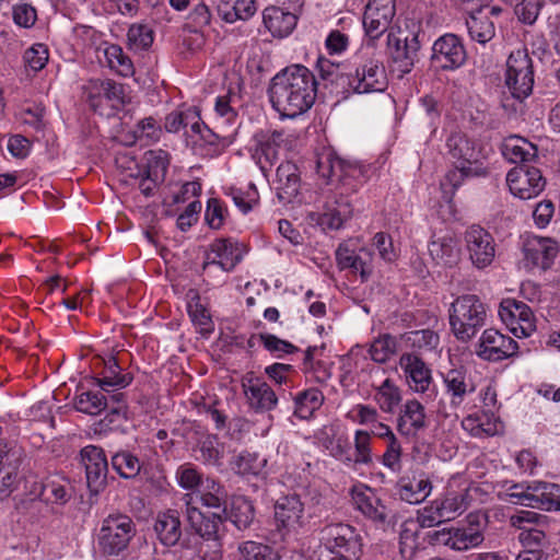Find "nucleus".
I'll return each instance as SVG.
<instances>
[{
  "label": "nucleus",
  "mask_w": 560,
  "mask_h": 560,
  "mask_svg": "<svg viewBox=\"0 0 560 560\" xmlns=\"http://www.w3.org/2000/svg\"><path fill=\"white\" fill-rule=\"evenodd\" d=\"M277 190L278 198L284 202H291L299 194L301 186L300 172L298 166L287 161L277 168Z\"/></svg>",
  "instance_id": "nucleus-32"
},
{
  "label": "nucleus",
  "mask_w": 560,
  "mask_h": 560,
  "mask_svg": "<svg viewBox=\"0 0 560 560\" xmlns=\"http://www.w3.org/2000/svg\"><path fill=\"white\" fill-rule=\"evenodd\" d=\"M374 400L380 409L386 413H394L401 401L398 386L390 378L384 380L378 386H374Z\"/></svg>",
  "instance_id": "nucleus-41"
},
{
  "label": "nucleus",
  "mask_w": 560,
  "mask_h": 560,
  "mask_svg": "<svg viewBox=\"0 0 560 560\" xmlns=\"http://www.w3.org/2000/svg\"><path fill=\"white\" fill-rule=\"evenodd\" d=\"M545 4V0H518L513 5L515 7V14L520 22L527 25H533Z\"/></svg>",
  "instance_id": "nucleus-58"
},
{
  "label": "nucleus",
  "mask_w": 560,
  "mask_h": 560,
  "mask_svg": "<svg viewBox=\"0 0 560 560\" xmlns=\"http://www.w3.org/2000/svg\"><path fill=\"white\" fill-rule=\"evenodd\" d=\"M224 443L214 434H208L201 438L196 446V452L199 453L197 459L206 465L222 466L224 458Z\"/></svg>",
  "instance_id": "nucleus-39"
},
{
  "label": "nucleus",
  "mask_w": 560,
  "mask_h": 560,
  "mask_svg": "<svg viewBox=\"0 0 560 560\" xmlns=\"http://www.w3.org/2000/svg\"><path fill=\"white\" fill-rule=\"evenodd\" d=\"M532 489L537 492V508L546 511H560V485L535 480Z\"/></svg>",
  "instance_id": "nucleus-43"
},
{
  "label": "nucleus",
  "mask_w": 560,
  "mask_h": 560,
  "mask_svg": "<svg viewBox=\"0 0 560 560\" xmlns=\"http://www.w3.org/2000/svg\"><path fill=\"white\" fill-rule=\"evenodd\" d=\"M217 11L223 21L234 23L237 20L246 21L252 18L257 7L255 0H220Z\"/></svg>",
  "instance_id": "nucleus-38"
},
{
  "label": "nucleus",
  "mask_w": 560,
  "mask_h": 560,
  "mask_svg": "<svg viewBox=\"0 0 560 560\" xmlns=\"http://www.w3.org/2000/svg\"><path fill=\"white\" fill-rule=\"evenodd\" d=\"M42 495L47 501L65 504L71 498V489L66 483L51 479L43 485Z\"/></svg>",
  "instance_id": "nucleus-62"
},
{
  "label": "nucleus",
  "mask_w": 560,
  "mask_h": 560,
  "mask_svg": "<svg viewBox=\"0 0 560 560\" xmlns=\"http://www.w3.org/2000/svg\"><path fill=\"white\" fill-rule=\"evenodd\" d=\"M262 20L266 28L275 37H287L296 26L295 14L283 11L277 7H268L262 12Z\"/></svg>",
  "instance_id": "nucleus-34"
},
{
  "label": "nucleus",
  "mask_w": 560,
  "mask_h": 560,
  "mask_svg": "<svg viewBox=\"0 0 560 560\" xmlns=\"http://www.w3.org/2000/svg\"><path fill=\"white\" fill-rule=\"evenodd\" d=\"M518 345L510 336L493 328L485 329L476 346V354L486 361L499 362L517 354Z\"/></svg>",
  "instance_id": "nucleus-14"
},
{
  "label": "nucleus",
  "mask_w": 560,
  "mask_h": 560,
  "mask_svg": "<svg viewBox=\"0 0 560 560\" xmlns=\"http://www.w3.org/2000/svg\"><path fill=\"white\" fill-rule=\"evenodd\" d=\"M324 401L323 393L317 388H308L294 397V416L300 419H308L320 408Z\"/></svg>",
  "instance_id": "nucleus-42"
},
{
  "label": "nucleus",
  "mask_w": 560,
  "mask_h": 560,
  "mask_svg": "<svg viewBox=\"0 0 560 560\" xmlns=\"http://www.w3.org/2000/svg\"><path fill=\"white\" fill-rule=\"evenodd\" d=\"M506 184L515 197L527 200L537 197L545 189L546 179L539 168L522 164L508 173Z\"/></svg>",
  "instance_id": "nucleus-13"
},
{
  "label": "nucleus",
  "mask_w": 560,
  "mask_h": 560,
  "mask_svg": "<svg viewBox=\"0 0 560 560\" xmlns=\"http://www.w3.org/2000/svg\"><path fill=\"white\" fill-rule=\"evenodd\" d=\"M533 60L527 50L517 49L506 60L505 84L512 96L518 101L528 97L534 88Z\"/></svg>",
  "instance_id": "nucleus-8"
},
{
  "label": "nucleus",
  "mask_w": 560,
  "mask_h": 560,
  "mask_svg": "<svg viewBox=\"0 0 560 560\" xmlns=\"http://www.w3.org/2000/svg\"><path fill=\"white\" fill-rule=\"evenodd\" d=\"M559 253L558 243L549 237L527 236L523 243L524 265L527 269L550 268Z\"/></svg>",
  "instance_id": "nucleus-20"
},
{
  "label": "nucleus",
  "mask_w": 560,
  "mask_h": 560,
  "mask_svg": "<svg viewBox=\"0 0 560 560\" xmlns=\"http://www.w3.org/2000/svg\"><path fill=\"white\" fill-rule=\"evenodd\" d=\"M462 427L471 436H493L499 432L500 422L493 412L482 411L465 417Z\"/></svg>",
  "instance_id": "nucleus-35"
},
{
  "label": "nucleus",
  "mask_w": 560,
  "mask_h": 560,
  "mask_svg": "<svg viewBox=\"0 0 560 560\" xmlns=\"http://www.w3.org/2000/svg\"><path fill=\"white\" fill-rule=\"evenodd\" d=\"M211 22V12L205 3L192 8L186 19L185 27L191 33H199Z\"/></svg>",
  "instance_id": "nucleus-61"
},
{
  "label": "nucleus",
  "mask_w": 560,
  "mask_h": 560,
  "mask_svg": "<svg viewBox=\"0 0 560 560\" xmlns=\"http://www.w3.org/2000/svg\"><path fill=\"white\" fill-rule=\"evenodd\" d=\"M136 534V525L126 514H109L102 522L98 533V546L107 556H119L124 552Z\"/></svg>",
  "instance_id": "nucleus-7"
},
{
  "label": "nucleus",
  "mask_w": 560,
  "mask_h": 560,
  "mask_svg": "<svg viewBox=\"0 0 560 560\" xmlns=\"http://www.w3.org/2000/svg\"><path fill=\"white\" fill-rule=\"evenodd\" d=\"M242 259L243 252L238 243L225 238L215 240L206 253L202 271L210 275L211 268L217 266L223 272H231Z\"/></svg>",
  "instance_id": "nucleus-19"
},
{
  "label": "nucleus",
  "mask_w": 560,
  "mask_h": 560,
  "mask_svg": "<svg viewBox=\"0 0 560 560\" xmlns=\"http://www.w3.org/2000/svg\"><path fill=\"white\" fill-rule=\"evenodd\" d=\"M335 257L339 270H349L352 275H359L361 282L368 281L373 273V252L370 248L357 246L353 241L340 243Z\"/></svg>",
  "instance_id": "nucleus-10"
},
{
  "label": "nucleus",
  "mask_w": 560,
  "mask_h": 560,
  "mask_svg": "<svg viewBox=\"0 0 560 560\" xmlns=\"http://www.w3.org/2000/svg\"><path fill=\"white\" fill-rule=\"evenodd\" d=\"M86 102L94 112L104 114L105 104L117 109L125 104V89L121 83L106 79L90 80L84 86Z\"/></svg>",
  "instance_id": "nucleus-12"
},
{
  "label": "nucleus",
  "mask_w": 560,
  "mask_h": 560,
  "mask_svg": "<svg viewBox=\"0 0 560 560\" xmlns=\"http://www.w3.org/2000/svg\"><path fill=\"white\" fill-rule=\"evenodd\" d=\"M24 457V452L14 442L0 444V469L19 470Z\"/></svg>",
  "instance_id": "nucleus-54"
},
{
  "label": "nucleus",
  "mask_w": 560,
  "mask_h": 560,
  "mask_svg": "<svg viewBox=\"0 0 560 560\" xmlns=\"http://www.w3.org/2000/svg\"><path fill=\"white\" fill-rule=\"evenodd\" d=\"M533 481L528 483H513L506 487L504 492L500 493V498L512 504H522L525 506L537 508V492L532 489Z\"/></svg>",
  "instance_id": "nucleus-45"
},
{
  "label": "nucleus",
  "mask_w": 560,
  "mask_h": 560,
  "mask_svg": "<svg viewBox=\"0 0 560 560\" xmlns=\"http://www.w3.org/2000/svg\"><path fill=\"white\" fill-rule=\"evenodd\" d=\"M112 467L125 479L135 478L141 469L138 457L126 451L112 456Z\"/></svg>",
  "instance_id": "nucleus-52"
},
{
  "label": "nucleus",
  "mask_w": 560,
  "mask_h": 560,
  "mask_svg": "<svg viewBox=\"0 0 560 560\" xmlns=\"http://www.w3.org/2000/svg\"><path fill=\"white\" fill-rule=\"evenodd\" d=\"M113 405L108 412L101 421V430L113 429L115 422L126 419L127 404L125 393H115L109 395V405Z\"/></svg>",
  "instance_id": "nucleus-53"
},
{
  "label": "nucleus",
  "mask_w": 560,
  "mask_h": 560,
  "mask_svg": "<svg viewBox=\"0 0 560 560\" xmlns=\"http://www.w3.org/2000/svg\"><path fill=\"white\" fill-rule=\"evenodd\" d=\"M166 156L163 151L149 152L148 167L139 182V189L145 197L152 196L159 183L163 180L168 165Z\"/></svg>",
  "instance_id": "nucleus-31"
},
{
  "label": "nucleus",
  "mask_w": 560,
  "mask_h": 560,
  "mask_svg": "<svg viewBox=\"0 0 560 560\" xmlns=\"http://www.w3.org/2000/svg\"><path fill=\"white\" fill-rule=\"evenodd\" d=\"M351 498L355 510L377 527L386 528L393 524V511L373 488L365 485L355 486L351 490Z\"/></svg>",
  "instance_id": "nucleus-9"
},
{
  "label": "nucleus",
  "mask_w": 560,
  "mask_h": 560,
  "mask_svg": "<svg viewBox=\"0 0 560 560\" xmlns=\"http://www.w3.org/2000/svg\"><path fill=\"white\" fill-rule=\"evenodd\" d=\"M128 45L133 50H145L153 43V31L145 24H132L127 33Z\"/></svg>",
  "instance_id": "nucleus-55"
},
{
  "label": "nucleus",
  "mask_w": 560,
  "mask_h": 560,
  "mask_svg": "<svg viewBox=\"0 0 560 560\" xmlns=\"http://www.w3.org/2000/svg\"><path fill=\"white\" fill-rule=\"evenodd\" d=\"M387 45L398 71L402 74L409 73L413 68L420 48L418 35L412 34L410 38H401L390 31L387 35Z\"/></svg>",
  "instance_id": "nucleus-25"
},
{
  "label": "nucleus",
  "mask_w": 560,
  "mask_h": 560,
  "mask_svg": "<svg viewBox=\"0 0 560 560\" xmlns=\"http://www.w3.org/2000/svg\"><path fill=\"white\" fill-rule=\"evenodd\" d=\"M108 406L109 394L104 392H83L77 396L74 401V407L78 411L89 415H97Z\"/></svg>",
  "instance_id": "nucleus-47"
},
{
  "label": "nucleus",
  "mask_w": 560,
  "mask_h": 560,
  "mask_svg": "<svg viewBox=\"0 0 560 560\" xmlns=\"http://www.w3.org/2000/svg\"><path fill=\"white\" fill-rule=\"evenodd\" d=\"M241 560H279L278 555L268 546L255 541L240 545Z\"/></svg>",
  "instance_id": "nucleus-56"
},
{
  "label": "nucleus",
  "mask_w": 560,
  "mask_h": 560,
  "mask_svg": "<svg viewBox=\"0 0 560 560\" xmlns=\"http://www.w3.org/2000/svg\"><path fill=\"white\" fill-rule=\"evenodd\" d=\"M154 530L165 546L176 545L182 536L180 520L177 511L168 510L158 515Z\"/></svg>",
  "instance_id": "nucleus-36"
},
{
  "label": "nucleus",
  "mask_w": 560,
  "mask_h": 560,
  "mask_svg": "<svg viewBox=\"0 0 560 560\" xmlns=\"http://www.w3.org/2000/svg\"><path fill=\"white\" fill-rule=\"evenodd\" d=\"M235 206L244 213H248L258 203L259 194L256 186L250 183L246 191L231 188L229 194Z\"/></svg>",
  "instance_id": "nucleus-60"
},
{
  "label": "nucleus",
  "mask_w": 560,
  "mask_h": 560,
  "mask_svg": "<svg viewBox=\"0 0 560 560\" xmlns=\"http://www.w3.org/2000/svg\"><path fill=\"white\" fill-rule=\"evenodd\" d=\"M316 93L315 75L303 65H291L279 71L268 89L272 107L288 118L306 113L313 106Z\"/></svg>",
  "instance_id": "nucleus-2"
},
{
  "label": "nucleus",
  "mask_w": 560,
  "mask_h": 560,
  "mask_svg": "<svg viewBox=\"0 0 560 560\" xmlns=\"http://www.w3.org/2000/svg\"><path fill=\"white\" fill-rule=\"evenodd\" d=\"M80 458L85 468L86 485L96 494L106 485L108 463L105 453L98 446L88 445L81 450Z\"/></svg>",
  "instance_id": "nucleus-21"
},
{
  "label": "nucleus",
  "mask_w": 560,
  "mask_h": 560,
  "mask_svg": "<svg viewBox=\"0 0 560 560\" xmlns=\"http://www.w3.org/2000/svg\"><path fill=\"white\" fill-rule=\"evenodd\" d=\"M395 12L394 0H370L363 14L366 35L372 39L378 38L388 30Z\"/></svg>",
  "instance_id": "nucleus-22"
},
{
  "label": "nucleus",
  "mask_w": 560,
  "mask_h": 560,
  "mask_svg": "<svg viewBox=\"0 0 560 560\" xmlns=\"http://www.w3.org/2000/svg\"><path fill=\"white\" fill-rule=\"evenodd\" d=\"M485 525L478 514H469L464 522L428 533L433 546H444L458 552L479 547L485 540Z\"/></svg>",
  "instance_id": "nucleus-6"
},
{
  "label": "nucleus",
  "mask_w": 560,
  "mask_h": 560,
  "mask_svg": "<svg viewBox=\"0 0 560 560\" xmlns=\"http://www.w3.org/2000/svg\"><path fill=\"white\" fill-rule=\"evenodd\" d=\"M214 113L217 115V128L231 126L235 122L237 113L231 105L230 94L215 98Z\"/></svg>",
  "instance_id": "nucleus-63"
},
{
  "label": "nucleus",
  "mask_w": 560,
  "mask_h": 560,
  "mask_svg": "<svg viewBox=\"0 0 560 560\" xmlns=\"http://www.w3.org/2000/svg\"><path fill=\"white\" fill-rule=\"evenodd\" d=\"M351 457V466L373 464L372 433L364 430L354 432Z\"/></svg>",
  "instance_id": "nucleus-44"
},
{
  "label": "nucleus",
  "mask_w": 560,
  "mask_h": 560,
  "mask_svg": "<svg viewBox=\"0 0 560 560\" xmlns=\"http://www.w3.org/2000/svg\"><path fill=\"white\" fill-rule=\"evenodd\" d=\"M466 250L471 264L483 269L490 266L495 257L493 236L480 225L469 226L464 235Z\"/></svg>",
  "instance_id": "nucleus-15"
},
{
  "label": "nucleus",
  "mask_w": 560,
  "mask_h": 560,
  "mask_svg": "<svg viewBox=\"0 0 560 560\" xmlns=\"http://www.w3.org/2000/svg\"><path fill=\"white\" fill-rule=\"evenodd\" d=\"M443 383L446 395L450 397V405L459 407L465 397L475 392L476 386L465 368H454L443 374Z\"/></svg>",
  "instance_id": "nucleus-27"
},
{
  "label": "nucleus",
  "mask_w": 560,
  "mask_h": 560,
  "mask_svg": "<svg viewBox=\"0 0 560 560\" xmlns=\"http://www.w3.org/2000/svg\"><path fill=\"white\" fill-rule=\"evenodd\" d=\"M265 463L266 460L259 459L256 453L243 451L233 457L231 468L237 475H257Z\"/></svg>",
  "instance_id": "nucleus-50"
},
{
  "label": "nucleus",
  "mask_w": 560,
  "mask_h": 560,
  "mask_svg": "<svg viewBox=\"0 0 560 560\" xmlns=\"http://www.w3.org/2000/svg\"><path fill=\"white\" fill-rule=\"evenodd\" d=\"M197 497L203 506L213 509L210 516H206L198 508L186 503V520L192 530L199 536L212 538L222 524V514H226L228 491L224 486L213 478H206L198 490Z\"/></svg>",
  "instance_id": "nucleus-4"
},
{
  "label": "nucleus",
  "mask_w": 560,
  "mask_h": 560,
  "mask_svg": "<svg viewBox=\"0 0 560 560\" xmlns=\"http://www.w3.org/2000/svg\"><path fill=\"white\" fill-rule=\"evenodd\" d=\"M447 154L453 163L441 186L456 190L467 178L486 177L489 168L485 165L483 149L463 132H452L446 140Z\"/></svg>",
  "instance_id": "nucleus-3"
},
{
  "label": "nucleus",
  "mask_w": 560,
  "mask_h": 560,
  "mask_svg": "<svg viewBox=\"0 0 560 560\" xmlns=\"http://www.w3.org/2000/svg\"><path fill=\"white\" fill-rule=\"evenodd\" d=\"M226 516L238 529L247 528L253 523L255 516L252 501L245 497L234 498L230 513Z\"/></svg>",
  "instance_id": "nucleus-46"
},
{
  "label": "nucleus",
  "mask_w": 560,
  "mask_h": 560,
  "mask_svg": "<svg viewBox=\"0 0 560 560\" xmlns=\"http://www.w3.org/2000/svg\"><path fill=\"white\" fill-rule=\"evenodd\" d=\"M486 304L476 294H464L454 300L448 311L452 332L456 339L471 340L487 322Z\"/></svg>",
  "instance_id": "nucleus-5"
},
{
  "label": "nucleus",
  "mask_w": 560,
  "mask_h": 560,
  "mask_svg": "<svg viewBox=\"0 0 560 560\" xmlns=\"http://www.w3.org/2000/svg\"><path fill=\"white\" fill-rule=\"evenodd\" d=\"M317 174L328 184L338 183V190L327 196L319 224L329 230H339L353 213L348 194L354 192L369 178V167L338 158L332 151L324 150L317 155Z\"/></svg>",
  "instance_id": "nucleus-1"
},
{
  "label": "nucleus",
  "mask_w": 560,
  "mask_h": 560,
  "mask_svg": "<svg viewBox=\"0 0 560 560\" xmlns=\"http://www.w3.org/2000/svg\"><path fill=\"white\" fill-rule=\"evenodd\" d=\"M254 158L257 160V164L259 165V168L264 175L267 176V173L270 171L271 166L279 159V149L275 148V145L259 137L258 147Z\"/></svg>",
  "instance_id": "nucleus-59"
},
{
  "label": "nucleus",
  "mask_w": 560,
  "mask_h": 560,
  "mask_svg": "<svg viewBox=\"0 0 560 560\" xmlns=\"http://www.w3.org/2000/svg\"><path fill=\"white\" fill-rule=\"evenodd\" d=\"M446 521L454 520L468 508L467 495L464 493L448 492L443 498L435 499Z\"/></svg>",
  "instance_id": "nucleus-49"
},
{
  "label": "nucleus",
  "mask_w": 560,
  "mask_h": 560,
  "mask_svg": "<svg viewBox=\"0 0 560 560\" xmlns=\"http://www.w3.org/2000/svg\"><path fill=\"white\" fill-rule=\"evenodd\" d=\"M467 55L462 39L452 33L440 36L432 46V63L445 71L458 69L466 61Z\"/></svg>",
  "instance_id": "nucleus-16"
},
{
  "label": "nucleus",
  "mask_w": 560,
  "mask_h": 560,
  "mask_svg": "<svg viewBox=\"0 0 560 560\" xmlns=\"http://www.w3.org/2000/svg\"><path fill=\"white\" fill-rule=\"evenodd\" d=\"M399 366L404 372L406 383L416 393H425L432 382V372L428 364L415 353H402Z\"/></svg>",
  "instance_id": "nucleus-24"
},
{
  "label": "nucleus",
  "mask_w": 560,
  "mask_h": 560,
  "mask_svg": "<svg viewBox=\"0 0 560 560\" xmlns=\"http://www.w3.org/2000/svg\"><path fill=\"white\" fill-rule=\"evenodd\" d=\"M48 48L44 44H34L23 55L25 65L33 71L42 70L48 61Z\"/></svg>",
  "instance_id": "nucleus-64"
},
{
  "label": "nucleus",
  "mask_w": 560,
  "mask_h": 560,
  "mask_svg": "<svg viewBox=\"0 0 560 560\" xmlns=\"http://www.w3.org/2000/svg\"><path fill=\"white\" fill-rule=\"evenodd\" d=\"M349 88L355 93L383 92L387 86V77L383 63L375 59L363 62L348 78Z\"/></svg>",
  "instance_id": "nucleus-17"
},
{
  "label": "nucleus",
  "mask_w": 560,
  "mask_h": 560,
  "mask_svg": "<svg viewBox=\"0 0 560 560\" xmlns=\"http://www.w3.org/2000/svg\"><path fill=\"white\" fill-rule=\"evenodd\" d=\"M501 153L511 163L526 164L537 158L538 149L527 139L513 135L503 140Z\"/></svg>",
  "instance_id": "nucleus-33"
},
{
  "label": "nucleus",
  "mask_w": 560,
  "mask_h": 560,
  "mask_svg": "<svg viewBox=\"0 0 560 560\" xmlns=\"http://www.w3.org/2000/svg\"><path fill=\"white\" fill-rule=\"evenodd\" d=\"M130 373H121L117 359L109 355L104 360V369L100 376L95 377L96 385L106 394L121 393L120 389L127 387L132 382Z\"/></svg>",
  "instance_id": "nucleus-30"
},
{
  "label": "nucleus",
  "mask_w": 560,
  "mask_h": 560,
  "mask_svg": "<svg viewBox=\"0 0 560 560\" xmlns=\"http://www.w3.org/2000/svg\"><path fill=\"white\" fill-rule=\"evenodd\" d=\"M104 56L108 67L122 77L133 73V63L119 45L110 44L104 48Z\"/></svg>",
  "instance_id": "nucleus-48"
},
{
  "label": "nucleus",
  "mask_w": 560,
  "mask_h": 560,
  "mask_svg": "<svg viewBox=\"0 0 560 560\" xmlns=\"http://www.w3.org/2000/svg\"><path fill=\"white\" fill-rule=\"evenodd\" d=\"M201 539L212 540V541H214V546L218 545L217 544L218 534L215 535V537L208 538V537L199 536V534L196 530H194V534L183 541L179 559L180 560H206L202 555Z\"/></svg>",
  "instance_id": "nucleus-57"
},
{
  "label": "nucleus",
  "mask_w": 560,
  "mask_h": 560,
  "mask_svg": "<svg viewBox=\"0 0 560 560\" xmlns=\"http://www.w3.org/2000/svg\"><path fill=\"white\" fill-rule=\"evenodd\" d=\"M324 548L345 555L350 559H360L362 556V537L353 526L338 523L330 524L323 529Z\"/></svg>",
  "instance_id": "nucleus-11"
},
{
  "label": "nucleus",
  "mask_w": 560,
  "mask_h": 560,
  "mask_svg": "<svg viewBox=\"0 0 560 560\" xmlns=\"http://www.w3.org/2000/svg\"><path fill=\"white\" fill-rule=\"evenodd\" d=\"M304 505L296 494L281 497L275 504V517L278 526L294 530L302 526Z\"/></svg>",
  "instance_id": "nucleus-29"
},
{
  "label": "nucleus",
  "mask_w": 560,
  "mask_h": 560,
  "mask_svg": "<svg viewBox=\"0 0 560 560\" xmlns=\"http://www.w3.org/2000/svg\"><path fill=\"white\" fill-rule=\"evenodd\" d=\"M242 386L249 407L256 412H266L276 408L278 397L262 380L247 376L243 380Z\"/></svg>",
  "instance_id": "nucleus-26"
},
{
  "label": "nucleus",
  "mask_w": 560,
  "mask_h": 560,
  "mask_svg": "<svg viewBox=\"0 0 560 560\" xmlns=\"http://www.w3.org/2000/svg\"><path fill=\"white\" fill-rule=\"evenodd\" d=\"M466 26L472 40L485 45L495 35V27L488 15L482 14L479 10L477 13L470 14L466 20Z\"/></svg>",
  "instance_id": "nucleus-40"
},
{
  "label": "nucleus",
  "mask_w": 560,
  "mask_h": 560,
  "mask_svg": "<svg viewBox=\"0 0 560 560\" xmlns=\"http://www.w3.org/2000/svg\"><path fill=\"white\" fill-rule=\"evenodd\" d=\"M500 316L503 320L510 322L511 331L517 338L529 337L535 331L533 312L521 301H503L501 303Z\"/></svg>",
  "instance_id": "nucleus-23"
},
{
  "label": "nucleus",
  "mask_w": 560,
  "mask_h": 560,
  "mask_svg": "<svg viewBox=\"0 0 560 560\" xmlns=\"http://www.w3.org/2000/svg\"><path fill=\"white\" fill-rule=\"evenodd\" d=\"M427 427L424 407L417 399L407 400L400 408L397 418L398 432L407 438H415L420 430Z\"/></svg>",
  "instance_id": "nucleus-28"
},
{
  "label": "nucleus",
  "mask_w": 560,
  "mask_h": 560,
  "mask_svg": "<svg viewBox=\"0 0 560 560\" xmlns=\"http://www.w3.org/2000/svg\"><path fill=\"white\" fill-rule=\"evenodd\" d=\"M431 476L421 469H411L395 485L397 495L409 504L422 503L432 492Z\"/></svg>",
  "instance_id": "nucleus-18"
},
{
  "label": "nucleus",
  "mask_w": 560,
  "mask_h": 560,
  "mask_svg": "<svg viewBox=\"0 0 560 560\" xmlns=\"http://www.w3.org/2000/svg\"><path fill=\"white\" fill-rule=\"evenodd\" d=\"M429 254L438 265L452 267L459 259V248L452 235L433 238L428 246Z\"/></svg>",
  "instance_id": "nucleus-37"
},
{
  "label": "nucleus",
  "mask_w": 560,
  "mask_h": 560,
  "mask_svg": "<svg viewBox=\"0 0 560 560\" xmlns=\"http://www.w3.org/2000/svg\"><path fill=\"white\" fill-rule=\"evenodd\" d=\"M396 350V338L388 334H384L371 343L369 353L374 362L385 363L395 354Z\"/></svg>",
  "instance_id": "nucleus-51"
}]
</instances>
